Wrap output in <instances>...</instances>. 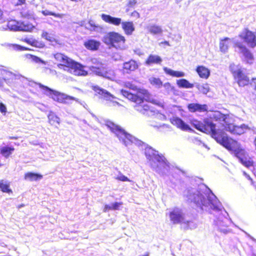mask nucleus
Wrapping results in <instances>:
<instances>
[{
	"label": "nucleus",
	"mask_w": 256,
	"mask_h": 256,
	"mask_svg": "<svg viewBox=\"0 0 256 256\" xmlns=\"http://www.w3.org/2000/svg\"><path fill=\"white\" fill-rule=\"evenodd\" d=\"M102 40L107 46L116 50H123L126 48V38L118 32H108L103 36Z\"/></svg>",
	"instance_id": "8"
},
{
	"label": "nucleus",
	"mask_w": 256,
	"mask_h": 256,
	"mask_svg": "<svg viewBox=\"0 0 256 256\" xmlns=\"http://www.w3.org/2000/svg\"><path fill=\"white\" fill-rule=\"evenodd\" d=\"M250 238H251L252 240H254V238H252V237H250Z\"/></svg>",
	"instance_id": "59"
},
{
	"label": "nucleus",
	"mask_w": 256,
	"mask_h": 256,
	"mask_svg": "<svg viewBox=\"0 0 256 256\" xmlns=\"http://www.w3.org/2000/svg\"><path fill=\"white\" fill-rule=\"evenodd\" d=\"M19 48H20V50H27V48H26L24 47H23V46H18Z\"/></svg>",
	"instance_id": "53"
},
{
	"label": "nucleus",
	"mask_w": 256,
	"mask_h": 256,
	"mask_svg": "<svg viewBox=\"0 0 256 256\" xmlns=\"http://www.w3.org/2000/svg\"><path fill=\"white\" fill-rule=\"evenodd\" d=\"M22 206H24V205H23V204L20 205V206H18V208H20L21 207H22Z\"/></svg>",
	"instance_id": "57"
},
{
	"label": "nucleus",
	"mask_w": 256,
	"mask_h": 256,
	"mask_svg": "<svg viewBox=\"0 0 256 256\" xmlns=\"http://www.w3.org/2000/svg\"><path fill=\"white\" fill-rule=\"evenodd\" d=\"M254 144L255 146L256 150V137L255 138L254 140Z\"/></svg>",
	"instance_id": "54"
},
{
	"label": "nucleus",
	"mask_w": 256,
	"mask_h": 256,
	"mask_svg": "<svg viewBox=\"0 0 256 256\" xmlns=\"http://www.w3.org/2000/svg\"><path fill=\"white\" fill-rule=\"evenodd\" d=\"M30 56L32 62L36 63H42L43 64H46V62L41 60L40 58L34 56Z\"/></svg>",
	"instance_id": "43"
},
{
	"label": "nucleus",
	"mask_w": 256,
	"mask_h": 256,
	"mask_svg": "<svg viewBox=\"0 0 256 256\" xmlns=\"http://www.w3.org/2000/svg\"><path fill=\"white\" fill-rule=\"evenodd\" d=\"M0 188L4 192L9 193L12 192V190L9 188V185L6 183H4L3 181L0 182Z\"/></svg>",
	"instance_id": "38"
},
{
	"label": "nucleus",
	"mask_w": 256,
	"mask_h": 256,
	"mask_svg": "<svg viewBox=\"0 0 256 256\" xmlns=\"http://www.w3.org/2000/svg\"><path fill=\"white\" fill-rule=\"evenodd\" d=\"M162 62V59L158 56L150 54L146 60V64L148 65L154 64H159Z\"/></svg>",
	"instance_id": "29"
},
{
	"label": "nucleus",
	"mask_w": 256,
	"mask_h": 256,
	"mask_svg": "<svg viewBox=\"0 0 256 256\" xmlns=\"http://www.w3.org/2000/svg\"><path fill=\"white\" fill-rule=\"evenodd\" d=\"M14 76L11 72L3 68H0V88L4 86V82L8 84Z\"/></svg>",
	"instance_id": "16"
},
{
	"label": "nucleus",
	"mask_w": 256,
	"mask_h": 256,
	"mask_svg": "<svg viewBox=\"0 0 256 256\" xmlns=\"http://www.w3.org/2000/svg\"><path fill=\"white\" fill-rule=\"evenodd\" d=\"M112 58L114 60L117 61L120 60L121 56L118 54H116L112 56Z\"/></svg>",
	"instance_id": "47"
},
{
	"label": "nucleus",
	"mask_w": 256,
	"mask_h": 256,
	"mask_svg": "<svg viewBox=\"0 0 256 256\" xmlns=\"http://www.w3.org/2000/svg\"><path fill=\"white\" fill-rule=\"evenodd\" d=\"M105 125L125 146H128L133 144L139 146L142 144V141L128 134L120 126L114 124L113 122L106 120L105 122Z\"/></svg>",
	"instance_id": "6"
},
{
	"label": "nucleus",
	"mask_w": 256,
	"mask_h": 256,
	"mask_svg": "<svg viewBox=\"0 0 256 256\" xmlns=\"http://www.w3.org/2000/svg\"><path fill=\"white\" fill-rule=\"evenodd\" d=\"M150 102H151L152 103H153V104H158V106H162V102H158L156 100H154V99H148V100Z\"/></svg>",
	"instance_id": "49"
},
{
	"label": "nucleus",
	"mask_w": 256,
	"mask_h": 256,
	"mask_svg": "<svg viewBox=\"0 0 256 256\" xmlns=\"http://www.w3.org/2000/svg\"><path fill=\"white\" fill-rule=\"evenodd\" d=\"M149 256V254L148 253H146L144 254H143V255H142V256Z\"/></svg>",
	"instance_id": "55"
},
{
	"label": "nucleus",
	"mask_w": 256,
	"mask_h": 256,
	"mask_svg": "<svg viewBox=\"0 0 256 256\" xmlns=\"http://www.w3.org/2000/svg\"><path fill=\"white\" fill-rule=\"evenodd\" d=\"M164 70L166 74L173 77L180 78L185 76V74L182 72L175 71L166 67L164 68Z\"/></svg>",
	"instance_id": "28"
},
{
	"label": "nucleus",
	"mask_w": 256,
	"mask_h": 256,
	"mask_svg": "<svg viewBox=\"0 0 256 256\" xmlns=\"http://www.w3.org/2000/svg\"><path fill=\"white\" fill-rule=\"evenodd\" d=\"M121 94L128 99L135 102L136 104L135 106L136 110L142 114L152 116L157 114L153 107L143 100L144 98H146L148 94L146 90H142V92H139L138 95L124 90H121Z\"/></svg>",
	"instance_id": "4"
},
{
	"label": "nucleus",
	"mask_w": 256,
	"mask_h": 256,
	"mask_svg": "<svg viewBox=\"0 0 256 256\" xmlns=\"http://www.w3.org/2000/svg\"><path fill=\"white\" fill-rule=\"evenodd\" d=\"M94 90L98 94L101 95L102 98L110 101L108 104L110 106H115L118 104V102L112 101V99L114 98V96L106 90L102 89L98 86H94Z\"/></svg>",
	"instance_id": "15"
},
{
	"label": "nucleus",
	"mask_w": 256,
	"mask_h": 256,
	"mask_svg": "<svg viewBox=\"0 0 256 256\" xmlns=\"http://www.w3.org/2000/svg\"><path fill=\"white\" fill-rule=\"evenodd\" d=\"M188 108L190 112H204L207 111L208 106L206 104H190L188 105Z\"/></svg>",
	"instance_id": "22"
},
{
	"label": "nucleus",
	"mask_w": 256,
	"mask_h": 256,
	"mask_svg": "<svg viewBox=\"0 0 256 256\" xmlns=\"http://www.w3.org/2000/svg\"><path fill=\"white\" fill-rule=\"evenodd\" d=\"M235 46L238 48L236 51L242 54L244 61L250 64L253 63L254 60V56L244 45L241 42H236L235 43Z\"/></svg>",
	"instance_id": "12"
},
{
	"label": "nucleus",
	"mask_w": 256,
	"mask_h": 256,
	"mask_svg": "<svg viewBox=\"0 0 256 256\" xmlns=\"http://www.w3.org/2000/svg\"><path fill=\"white\" fill-rule=\"evenodd\" d=\"M40 88L42 89L46 95L50 97L54 101L60 103L68 104L70 101L76 100V98L58 91L54 90L46 86L40 84H39Z\"/></svg>",
	"instance_id": "9"
},
{
	"label": "nucleus",
	"mask_w": 256,
	"mask_h": 256,
	"mask_svg": "<svg viewBox=\"0 0 256 256\" xmlns=\"http://www.w3.org/2000/svg\"><path fill=\"white\" fill-rule=\"evenodd\" d=\"M24 41L33 46L38 48H42L45 46L42 42L36 40L32 38H25Z\"/></svg>",
	"instance_id": "26"
},
{
	"label": "nucleus",
	"mask_w": 256,
	"mask_h": 256,
	"mask_svg": "<svg viewBox=\"0 0 256 256\" xmlns=\"http://www.w3.org/2000/svg\"><path fill=\"white\" fill-rule=\"evenodd\" d=\"M184 196L201 210L206 212H221L222 206L216 196L206 186H199L198 189L187 190Z\"/></svg>",
	"instance_id": "2"
},
{
	"label": "nucleus",
	"mask_w": 256,
	"mask_h": 256,
	"mask_svg": "<svg viewBox=\"0 0 256 256\" xmlns=\"http://www.w3.org/2000/svg\"><path fill=\"white\" fill-rule=\"evenodd\" d=\"M56 60L60 62L59 67L62 66L64 70L76 76L87 75L88 72L84 70V66L61 53L54 54Z\"/></svg>",
	"instance_id": "5"
},
{
	"label": "nucleus",
	"mask_w": 256,
	"mask_h": 256,
	"mask_svg": "<svg viewBox=\"0 0 256 256\" xmlns=\"http://www.w3.org/2000/svg\"><path fill=\"white\" fill-rule=\"evenodd\" d=\"M2 166V164H0V166Z\"/></svg>",
	"instance_id": "62"
},
{
	"label": "nucleus",
	"mask_w": 256,
	"mask_h": 256,
	"mask_svg": "<svg viewBox=\"0 0 256 256\" xmlns=\"http://www.w3.org/2000/svg\"><path fill=\"white\" fill-rule=\"evenodd\" d=\"M150 83L156 88H160L162 86V82L158 78L152 77L149 78Z\"/></svg>",
	"instance_id": "36"
},
{
	"label": "nucleus",
	"mask_w": 256,
	"mask_h": 256,
	"mask_svg": "<svg viewBox=\"0 0 256 256\" xmlns=\"http://www.w3.org/2000/svg\"><path fill=\"white\" fill-rule=\"evenodd\" d=\"M229 222L226 218H224L222 216H220L216 220H214V224L218 227V229L222 232L226 234L228 230V222Z\"/></svg>",
	"instance_id": "17"
},
{
	"label": "nucleus",
	"mask_w": 256,
	"mask_h": 256,
	"mask_svg": "<svg viewBox=\"0 0 256 256\" xmlns=\"http://www.w3.org/2000/svg\"><path fill=\"white\" fill-rule=\"evenodd\" d=\"M248 45L251 48L256 46V34L248 30H244L239 35Z\"/></svg>",
	"instance_id": "14"
},
{
	"label": "nucleus",
	"mask_w": 256,
	"mask_h": 256,
	"mask_svg": "<svg viewBox=\"0 0 256 256\" xmlns=\"http://www.w3.org/2000/svg\"><path fill=\"white\" fill-rule=\"evenodd\" d=\"M42 13L44 16H54L55 17L59 18H62L64 16L63 14H55L46 10H42Z\"/></svg>",
	"instance_id": "39"
},
{
	"label": "nucleus",
	"mask_w": 256,
	"mask_h": 256,
	"mask_svg": "<svg viewBox=\"0 0 256 256\" xmlns=\"http://www.w3.org/2000/svg\"><path fill=\"white\" fill-rule=\"evenodd\" d=\"M6 106L2 104V102L0 103V112L2 113H6Z\"/></svg>",
	"instance_id": "46"
},
{
	"label": "nucleus",
	"mask_w": 256,
	"mask_h": 256,
	"mask_svg": "<svg viewBox=\"0 0 256 256\" xmlns=\"http://www.w3.org/2000/svg\"><path fill=\"white\" fill-rule=\"evenodd\" d=\"M130 16L132 17H134L136 18H139L140 16V14L136 10H134L132 12Z\"/></svg>",
	"instance_id": "48"
},
{
	"label": "nucleus",
	"mask_w": 256,
	"mask_h": 256,
	"mask_svg": "<svg viewBox=\"0 0 256 256\" xmlns=\"http://www.w3.org/2000/svg\"><path fill=\"white\" fill-rule=\"evenodd\" d=\"M230 68L240 86H244L248 84V78L242 72L238 66L232 64L230 66Z\"/></svg>",
	"instance_id": "11"
},
{
	"label": "nucleus",
	"mask_w": 256,
	"mask_h": 256,
	"mask_svg": "<svg viewBox=\"0 0 256 256\" xmlns=\"http://www.w3.org/2000/svg\"><path fill=\"white\" fill-rule=\"evenodd\" d=\"M42 37L50 42H52L54 39L52 36H50L46 32H42Z\"/></svg>",
	"instance_id": "42"
},
{
	"label": "nucleus",
	"mask_w": 256,
	"mask_h": 256,
	"mask_svg": "<svg viewBox=\"0 0 256 256\" xmlns=\"http://www.w3.org/2000/svg\"><path fill=\"white\" fill-rule=\"evenodd\" d=\"M116 179L122 182H130V180L126 176L122 174L118 176L116 178Z\"/></svg>",
	"instance_id": "45"
},
{
	"label": "nucleus",
	"mask_w": 256,
	"mask_h": 256,
	"mask_svg": "<svg viewBox=\"0 0 256 256\" xmlns=\"http://www.w3.org/2000/svg\"><path fill=\"white\" fill-rule=\"evenodd\" d=\"M2 20V10L0 9V20Z\"/></svg>",
	"instance_id": "52"
},
{
	"label": "nucleus",
	"mask_w": 256,
	"mask_h": 256,
	"mask_svg": "<svg viewBox=\"0 0 256 256\" xmlns=\"http://www.w3.org/2000/svg\"><path fill=\"white\" fill-rule=\"evenodd\" d=\"M166 42V44H168V42Z\"/></svg>",
	"instance_id": "60"
},
{
	"label": "nucleus",
	"mask_w": 256,
	"mask_h": 256,
	"mask_svg": "<svg viewBox=\"0 0 256 256\" xmlns=\"http://www.w3.org/2000/svg\"><path fill=\"white\" fill-rule=\"evenodd\" d=\"M92 71L98 76H103L112 80H114L116 78L114 71L111 69L106 70L104 67L102 68L92 66Z\"/></svg>",
	"instance_id": "13"
},
{
	"label": "nucleus",
	"mask_w": 256,
	"mask_h": 256,
	"mask_svg": "<svg viewBox=\"0 0 256 256\" xmlns=\"http://www.w3.org/2000/svg\"><path fill=\"white\" fill-rule=\"evenodd\" d=\"M210 118H205L202 122L197 120L192 121V124L198 130L206 134H210L218 142L223 146L227 150L232 152L240 162L248 168L253 165V162L248 160L245 158V151L236 140L228 138L221 130L216 129V126L212 119L222 123L224 129L234 134H241L248 129V126L242 124L240 126H234L229 115L222 114L219 111L212 112L209 114Z\"/></svg>",
	"instance_id": "1"
},
{
	"label": "nucleus",
	"mask_w": 256,
	"mask_h": 256,
	"mask_svg": "<svg viewBox=\"0 0 256 256\" xmlns=\"http://www.w3.org/2000/svg\"><path fill=\"white\" fill-rule=\"evenodd\" d=\"M146 29L152 34H158L162 32L161 26L155 24H150L146 26Z\"/></svg>",
	"instance_id": "27"
},
{
	"label": "nucleus",
	"mask_w": 256,
	"mask_h": 256,
	"mask_svg": "<svg viewBox=\"0 0 256 256\" xmlns=\"http://www.w3.org/2000/svg\"><path fill=\"white\" fill-rule=\"evenodd\" d=\"M136 3V0H128L126 6V12H128L131 8H134Z\"/></svg>",
	"instance_id": "37"
},
{
	"label": "nucleus",
	"mask_w": 256,
	"mask_h": 256,
	"mask_svg": "<svg viewBox=\"0 0 256 256\" xmlns=\"http://www.w3.org/2000/svg\"><path fill=\"white\" fill-rule=\"evenodd\" d=\"M171 123L178 128L182 130H191L189 126L186 124L182 120L177 116H173L170 118Z\"/></svg>",
	"instance_id": "19"
},
{
	"label": "nucleus",
	"mask_w": 256,
	"mask_h": 256,
	"mask_svg": "<svg viewBox=\"0 0 256 256\" xmlns=\"http://www.w3.org/2000/svg\"><path fill=\"white\" fill-rule=\"evenodd\" d=\"M164 88L166 92L169 94L172 92L174 90V88L173 86L171 85L170 82H166L163 85Z\"/></svg>",
	"instance_id": "40"
},
{
	"label": "nucleus",
	"mask_w": 256,
	"mask_h": 256,
	"mask_svg": "<svg viewBox=\"0 0 256 256\" xmlns=\"http://www.w3.org/2000/svg\"><path fill=\"white\" fill-rule=\"evenodd\" d=\"M122 28L126 35H132L135 30L134 24L132 22H122Z\"/></svg>",
	"instance_id": "21"
},
{
	"label": "nucleus",
	"mask_w": 256,
	"mask_h": 256,
	"mask_svg": "<svg viewBox=\"0 0 256 256\" xmlns=\"http://www.w3.org/2000/svg\"><path fill=\"white\" fill-rule=\"evenodd\" d=\"M100 43L94 40H89L84 42V46L89 50H96L98 49Z\"/></svg>",
	"instance_id": "24"
},
{
	"label": "nucleus",
	"mask_w": 256,
	"mask_h": 256,
	"mask_svg": "<svg viewBox=\"0 0 256 256\" xmlns=\"http://www.w3.org/2000/svg\"><path fill=\"white\" fill-rule=\"evenodd\" d=\"M42 175L33 172L26 173L24 176L25 180L29 181H36L42 179Z\"/></svg>",
	"instance_id": "30"
},
{
	"label": "nucleus",
	"mask_w": 256,
	"mask_h": 256,
	"mask_svg": "<svg viewBox=\"0 0 256 256\" xmlns=\"http://www.w3.org/2000/svg\"><path fill=\"white\" fill-rule=\"evenodd\" d=\"M48 118L50 124L52 125L59 124L60 120L53 112H50L48 115Z\"/></svg>",
	"instance_id": "34"
},
{
	"label": "nucleus",
	"mask_w": 256,
	"mask_h": 256,
	"mask_svg": "<svg viewBox=\"0 0 256 256\" xmlns=\"http://www.w3.org/2000/svg\"><path fill=\"white\" fill-rule=\"evenodd\" d=\"M89 24H90L92 26L94 27V29H93V30H96V28H100V26H96V25L94 24V22L93 21H90V22H89Z\"/></svg>",
	"instance_id": "50"
},
{
	"label": "nucleus",
	"mask_w": 256,
	"mask_h": 256,
	"mask_svg": "<svg viewBox=\"0 0 256 256\" xmlns=\"http://www.w3.org/2000/svg\"><path fill=\"white\" fill-rule=\"evenodd\" d=\"M14 148L12 147L3 146L0 148V152L4 157L7 158L14 151Z\"/></svg>",
	"instance_id": "33"
},
{
	"label": "nucleus",
	"mask_w": 256,
	"mask_h": 256,
	"mask_svg": "<svg viewBox=\"0 0 256 256\" xmlns=\"http://www.w3.org/2000/svg\"><path fill=\"white\" fill-rule=\"evenodd\" d=\"M6 27L7 28L4 29H8L13 31L32 32L34 28V26L30 24L18 22L15 20H9L7 22Z\"/></svg>",
	"instance_id": "10"
},
{
	"label": "nucleus",
	"mask_w": 256,
	"mask_h": 256,
	"mask_svg": "<svg viewBox=\"0 0 256 256\" xmlns=\"http://www.w3.org/2000/svg\"><path fill=\"white\" fill-rule=\"evenodd\" d=\"M102 18L106 22L112 24L113 25L118 26L120 24H122V19L118 18L112 17L110 15L102 14Z\"/></svg>",
	"instance_id": "23"
},
{
	"label": "nucleus",
	"mask_w": 256,
	"mask_h": 256,
	"mask_svg": "<svg viewBox=\"0 0 256 256\" xmlns=\"http://www.w3.org/2000/svg\"><path fill=\"white\" fill-rule=\"evenodd\" d=\"M238 42L234 38H225L224 39L220 40V51L224 53H226L228 52V48L232 44L236 48L235 43Z\"/></svg>",
	"instance_id": "18"
},
{
	"label": "nucleus",
	"mask_w": 256,
	"mask_h": 256,
	"mask_svg": "<svg viewBox=\"0 0 256 256\" xmlns=\"http://www.w3.org/2000/svg\"><path fill=\"white\" fill-rule=\"evenodd\" d=\"M195 86L198 89V90L204 94H206L210 90L209 86L208 84H198L196 83L195 84Z\"/></svg>",
	"instance_id": "32"
},
{
	"label": "nucleus",
	"mask_w": 256,
	"mask_h": 256,
	"mask_svg": "<svg viewBox=\"0 0 256 256\" xmlns=\"http://www.w3.org/2000/svg\"><path fill=\"white\" fill-rule=\"evenodd\" d=\"M92 62L93 64H95V66H96L97 68H102L104 67V64L97 58H92ZM92 66L90 67V70H92Z\"/></svg>",
	"instance_id": "41"
},
{
	"label": "nucleus",
	"mask_w": 256,
	"mask_h": 256,
	"mask_svg": "<svg viewBox=\"0 0 256 256\" xmlns=\"http://www.w3.org/2000/svg\"><path fill=\"white\" fill-rule=\"evenodd\" d=\"M254 174L256 176V172H254Z\"/></svg>",
	"instance_id": "61"
},
{
	"label": "nucleus",
	"mask_w": 256,
	"mask_h": 256,
	"mask_svg": "<svg viewBox=\"0 0 256 256\" xmlns=\"http://www.w3.org/2000/svg\"><path fill=\"white\" fill-rule=\"evenodd\" d=\"M124 86L126 88H129L130 89L132 90H137L136 86L134 85L133 84H132L130 82H126L124 83Z\"/></svg>",
	"instance_id": "44"
},
{
	"label": "nucleus",
	"mask_w": 256,
	"mask_h": 256,
	"mask_svg": "<svg viewBox=\"0 0 256 256\" xmlns=\"http://www.w3.org/2000/svg\"><path fill=\"white\" fill-rule=\"evenodd\" d=\"M196 71L199 76L204 79H207L210 75V70L206 67L200 66H198Z\"/></svg>",
	"instance_id": "25"
},
{
	"label": "nucleus",
	"mask_w": 256,
	"mask_h": 256,
	"mask_svg": "<svg viewBox=\"0 0 256 256\" xmlns=\"http://www.w3.org/2000/svg\"><path fill=\"white\" fill-rule=\"evenodd\" d=\"M248 178L249 180H251L252 183V180L250 178V176H248Z\"/></svg>",
	"instance_id": "56"
},
{
	"label": "nucleus",
	"mask_w": 256,
	"mask_h": 256,
	"mask_svg": "<svg viewBox=\"0 0 256 256\" xmlns=\"http://www.w3.org/2000/svg\"><path fill=\"white\" fill-rule=\"evenodd\" d=\"M138 68V62L134 60H131L123 64V69L124 71L129 74L131 72L134 71Z\"/></svg>",
	"instance_id": "20"
},
{
	"label": "nucleus",
	"mask_w": 256,
	"mask_h": 256,
	"mask_svg": "<svg viewBox=\"0 0 256 256\" xmlns=\"http://www.w3.org/2000/svg\"><path fill=\"white\" fill-rule=\"evenodd\" d=\"M121 205L122 204L120 202H114L110 204H106L104 208V212H106L110 210H118Z\"/></svg>",
	"instance_id": "35"
},
{
	"label": "nucleus",
	"mask_w": 256,
	"mask_h": 256,
	"mask_svg": "<svg viewBox=\"0 0 256 256\" xmlns=\"http://www.w3.org/2000/svg\"><path fill=\"white\" fill-rule=\"evenodd\" d=\"M145 155L151 168L160 175L170 174L173 167L170 166L166 158L160 155L158 151L150 147L145 149Z\"/></svg>",
	"instance_id": "3"
},
{
	"label": "nucleus",
	"mask_w": 256,
	"mask_h": 256,
	"mask_svg": "<svg viewBox=\"0 0 256 256\" xmlns=\"http://www.w3.org/2000/svg\"><path fill=\"white\" fill-rule=\"evenodd\" d=\"M251 256H256V254H253Z\"/></svg>",
	"instance_id": "58"
},
{
	"label": "nucleus",
	"mask_w": 256,
	"mask_h": 256,
	"mask_svg": "<svg viewBox=\"0 0 256 256\" xmlns=\"http://www.w3.org/2000/svg\"><path fill=\"white\" fill-rule=\"evenodd\" d=\"M252 84L254 87V89L256 90V78L252 79Z\"/></svg>",
	"instance_id": "51"
},
{
	"label": "nucleus",
	"mask_w": 256,
	"mask_h": 256,
	"mask_svg": "<svg viewBox=\"0 0 256 256\" xmlns=\"http://www.w3.org/2000/svg\"><path fill=\"white\" fill-rule=\"evenodd\" d=\"M176 84L179 88H192L194 85L190 84L186 79H180L177 80Z\"/></svg>",
	"instance_id": "31"
},
{
	"label": "nucleus",
	"mask_w": 256,
	"mask_h": 256,
	"mask_svg": "<svg viewBox=\"0 0 256 256\" xmlns=\"http://www.w3.org/2000/svg\"><path fill=\"white\" fill-rule=\"evenodd\" d=\"M169 218L173 224H180L184 230H193L197 227L196 223L188 219L180 208H175L172 210L169 213Z\"/></svg>",
	"instance_id": "7"
}]
</instances>
